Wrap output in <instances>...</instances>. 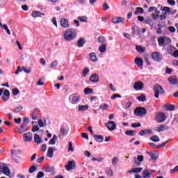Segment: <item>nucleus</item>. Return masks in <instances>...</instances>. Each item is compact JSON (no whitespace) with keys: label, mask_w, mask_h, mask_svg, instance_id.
<instances>
[{"label":"nucleus","mask_w":178,"mask_h":178,"mask_svg":"<svg viewBox=\"0 0 178 178\" xmlns=\"http://www.w3.org/2000/svg\"><path fill=\"white\" fill-rule=\"evenodd\" d=\"M149 145L152 148H153L154 149H159V147H158V145H155V143H149Z\"/></svg>","instance_id":"obj_57"},{"label":"nucleus","mask_w":178,"mask_h":178,"mask_svg":"<svg viewBox=\"0 0 178 178\" xmlns=\"http://www.w3.org/2000/svg\"><path fill=\"white\" fill-rule=\"evenodd\" d=\"M27 129H29V127H27V125L20 126V127H17L15 129V133L22 134L24 133L25 131H26Z\"/></svg>","instance_id":"obj_13"},{"label":"nucleus","mask_w":178,"mask_h":178,"mask_svg":"<svg viewBox=\"0 0 178 178\" xmlns=\"http://www.w3.org/2000/svg\"><path fill=\"white\" fill-rule=\"evenodd\" d=\"M70 100L72 105H77L80 102V95L72 94L70 96Z\"/></svg>","instance_id":"obj_6"},{"label":"nucleus","mask_w":178,"mask_h":178,"mask_svg":"<svg viewBox=\"0 0 178 178\" xmlns=\"http://www.w3.org/2000/svg\"><path fill=\"white\" fill-rule=\"evenodd\" d=\"M84 44H86V39L84 38H81L77 41V46L80 48L81 47L84 46Z\"/></svg>","instance_id":"obj_25"},{"label":"nucleus","mask_w":178,"mask_h":178,"mask_svg":"<svg viewBox=\"0 0 178 178\" xmlns=\"http://www.w3.org/2000/svg\"><path fill=\"white\" fill-rule=\"evenodd\" d=\"M52 170H54V168L51 166L46 167L44 169V172H46L47 173H49V172H52Z\"/></svg>","instance_id":"obj_44"},{"label":"nucleus","mask_w":178,"mask_h":178,"mask_svg":"<svg viewBox=\"0 0 178 178\" xmlns=\"http://www.w3.org/2000/svg\"><path fill=\"white\" fill-rule=\"evenodd\" d=\"M111 22L114 24H117L118 23H124V18L122 17H115Z\"/></svg>","instance_id":"obj_15"},{"label":"nucleus","mask_w":178,"mask_h":178,"mask_svg":"<svg viewBox=\"0 0 178 178\" xmlns=\"http://www.w3.org/2000/svg\"><path fill=\"white\" fill-rule=\"evenodd\" d=\"M37 108L33 110V112L32 113V119L33 120H37Z\"/></svg>","instance_id":"obj_46"},{"label":"nucleus","mask_w":178,"mask_h":178,"mask_svg":"<svg viewBox=\"0 0 178 178\" xmlns=\"http://www.w3.org/2000/svg\"><path fill=\"white\" fill-rule=\"evenodd\" d=\"M99 49L100 52H102V54H104L106 51V44H102L99 47Z\"/></svg>","instance_id":"obj_36"},{"label":"nucleus","mask_w":178,"mask_h":178,"mask_svg":"<svg viewBox=\"0 0 178 178\" xmlns=\"http://www.w3.org/2000/svg\"><path fill=\"white\" fill-rule=\"evenodd\" d=\"M76 168V162L74 161H70L67 165H65L66 170H73Z\"/></svg>","instance_id":"obj_12"},{"label":"nucleus","mask_w":178,"mask_h":178,"mask_svg":"<svg viewBox=\"0 0 178 178\" xmlns=\"http://www.w3.org/2000/svg\"><path fill=\"white\" fill-rule=\"evenodd\" d=\"M38 130H40V127H38V125H34L32 128V131L33 133H35V131H38Z\"/></svg>","instance_id":"obj_59"},{"label":"nucleus","mask_w":178,"mask_h":178,"mask_svg":"<svg viewBox=\"0 0 178 178\" xmlns=\"http://www.w3.org/2000/svg\"><path fill=\"white\" fill-rule=\"evenodd\" d=\"M160 12L159 10H157L156 9L155 10V13H153L152 14V17L154 20H156L159 17V15H160Z\"/></svg>","instance_id":"obj_28"},{"label":"nucleus","mask_w":178,"mask_h":178,"mask_svg":"<svg viewBox=\"0 0 178 178\" xmlns=\"http://www.w3.org/2000/svg\"><path fill=\"white\" fill-rule=\"evenodd\" d=\"M17 154H22V150L20 149H11V156L13 159H16V155Z\"/></svg>","instance_id":"obj_20"},{"label":"nucleus","mask_w":178,"mask_h":178,"mask_svg":"<svg viewBox=\"0 0 178 178\" xmlns=\"http://www.w3.org/2000/svg\"><path fill=\"white\" fill-rule=\"evenodd\" d=\"M23 140L24 143H30L31 141H33V134L31 132L24 134Z\"/></svg>","instance_id":"obj_9"},{"label":"nucleus","mask_w":178,"mask_h":178,"mask_svg":"<svg viewBox=\"0 0 178 178\" xmlns=\"http://www.w3.org/2000/svg\"><path fill=\"white\" fill-rule=\"evenodd\" d=\"M118 159H119L118 157H113L112 159V165L113 166H116V165H118Z\"/></svg>","instance_id":"obj_45"},{"label":"nucleus","mask_w":178,"mask_h":178,"mask_svg":"<svg viewBox=\"0 0 178 178\" xmlns=\"http://www.w3.org/2000/svg\"><path fill=\"white\" fill-rule=\"evenodd\" d=\"M155 119L157 123H162L166 120V115L162 112L158 113Z\"/></svg>","instance_id":"obj_7"},{"label":"nucleus","mask_w":178,"mask_h":178,"mask_svg":"<svg viewBox=\"0 0 178 178\" xmlns=\"http://www.w3.org/2000/svg\"><path fill=\"white\" fill-rule=\"evenodd\" d=\"M47 156H48V158H52V156H54V148L52 147L48 148Z\"/></svg>","instance_id":"obj_27"},{"label":"nucleus","mask_w":178,"mask_h":178,"mask_svg":"<svg viewBox=\"0 0 178 178\" xmlns=\"http://www.w3.org/2000/svg\"><path fill=\"white\" fill-rule=\"evenodd\" d=\"M131 127H134V128L141 127V124L140 122H138V123H133L131 124Z\"/></svg>","instance_id":"obj_62"},{"label":"nucleus","mask_w":178,"mask_h":178,"mask_svg":"<svg viewBox=\"0 0 178 178\" xmlns=\"http://www.w3.org/2000/svg\"><path fill=\"white\" fill-rule=\"evenodd\" d=\"M35 170H37V168H35V166L32 165L30 167L29 172V173H34V172H35Z\"/></svg>","instance_id":"obj_51"},{"label":"nucleus","mask_w":178,"mask_h":178,"mask_svg":"<svg viewBox=\"0 0 178 178\" xmlns=\"http://www.w3.org/2000/svg\"><path fill=\"white\" fill-rule=\"evenodd\" d=\"M34 142L35 144H38V145H40L41 143H42V140H41V137H40V135L35 134L34 136Z\"/></svg>","instance_id":"obj_18"},{"label":"nucleus","mask_w":178,"mask_h":178,"mask_svg":"<svg viewBox=\"0 0 178 178\" xmlns=\"http://www.w3.org/2000/svg\"><path fill=\"white\" fill-rule=\"evenodd\" d=\"M124 108H130V106H131V102H130V101L126 102L124 103Z\"/></svg>","instance_id":"obj_54"},{"label":"nucleus","mask_w":178,"mask_h":178,"mask_svg":"<svg viewBox=\"0 0 178 178\" xmlns=\"http://www.w3.org/2000/svg\"><path fill=\"white\" fill-rule=\"evenodd\" d=\"M0 173H3L6 176H8L10 178H12L10 176V170L9 167L6 166V164L0 162Z\"/></svg>","instance_id":"obj_2"},{"label":"nucleus","mask_w":178,"mask_h":178,"mask_svg":"<svg viewBox=\"0 0 178 178\" xmlns=\"http://www.w3.org/2000/svg\"><path fill=\"white\" fill-rule=\"evenodd\" d=\"M90 72V70L88 68H85L83 70V77H86V76H87V74H88V72Z\"/></svg>","instance_id":"obj_52"},{"label":"nucleus","mask_w":178,"mask_h":178,"mask_svg":"<svg viewBox=\"0 0 178 178\" xmlns=\"http://www.w3.org/2000/svg\"><path fill=\"white\" fill-rule=\"evenodd\" d=\"M22 111H23V106H18L15 108V113H19V112H22Z\"/></svg>","instance_id":"obj_55"},{"label":"nucleus","mask_w":178,"mask_h":178,"mask_svg":"<svg viewBox=\"0 0 178 178\" xmlns=\"http://www.w3.org/2000/svg\"><path fill=\"white\" fill-rule=\"evenodd\" d=\"M44 177V172L40 171L39 172H38V175L36 176V178H42Z\"/></svg>","instance_id":"obj_60"},{"label":"nucleus","mask_w":178,"mask_h":178,"mask_svg":"<svg viewBox=\"0 0 178 178\" xmlns=\"http://www.w3.org/2000/svg\"><path fill=\"white\" fill-rule=\"evenodd\" d=\"M146 153L151 156L153 161H156V154L148 151H147Z\"/></svg>","instance_id":"obj_40"},{"label":"nucleus","mask_w":178,"mask_h":178,"mask_svg":"<svg viewBox=\"0 0 178 178\" xmlns=\"http://www.w3.org/2000/svg\"><path fill=\"white\" fill-rule=\"evenodd\" d=\"M169 129V127L165 124H161L159 127H156V131H163L164 130H168Z\"/></svg>","instance_id":"obj_21"},{"label":"nucleus","mask_w":178,"mask_h":178,"mask_svg":"<svg viewBox=\"0 0 178 178\" xmlns=\"http://www.w3.org/2000/svg\"><path fill=\"white\" fill-rule=\"evenodd\" d=\"M19 94V90L17 88L13 89V95L16 96Z\"/></svg>","instance_id":"obj_61"},{"label":"nucleus","mask_w":178,"mask_h":178,"mask_svg":"<svg viewBox=\"0 0 178 178\" xmlns=\"http://www.w3.org/2000/svg\"><path fill=\"white\" fill-rule=\"evenodd\" d=\"M88 105H81L79 106V112H85V111H88Z\"/></svg>","instance_id":"obj_29"},{"label":"nucleus","mask_w":178,"mask_h":178,"mask_svg":"<svg viewBox=\"0 0 178 178\" xmlns=\"http://www.w3.org/2000/svg\"><path fill=\"white\" fill-rule=\"evenodd\" d=\"M89 56L92 62H97V55H95V53H90Z\"/></svg>","instance_id":"obj_32"},{"label":"nucleus","mask_w":178,"mask_h":178,"mask_svg":"<svg viewBox=\"0 0 178 178\" xmlns=\"http://www.w3.org/2000/svg\"><path fill=\"white\" fill-rule=\"evenodd\" d=\"M134 15H138V13H144V9L141 7L136 8V10L134 13Z\"/></svg>","instance_id":"obj_38"},{"label":"nucleus","mask_w":178,"mask_h":178,"mask_svg":"<svg viewBox=\"0 0 178 178\" xmlns=\"http://www.w3.org/2000/svg\"><path fill=\"white\" fill-rule=\"evenodd\" d=\"M158 42L159 47H165V45H169L172 42V40L168 37L161 36L158 38Z\"/></svg>","instance_id":"obj_3"},{"label":"nucleus","mask_w":178,"mask_h":178,"mask_svg":"<svg viewBox=\"0 0 178 178\" xmlns=\"http://www.w3.org/2000/svg\"><path fill=\"white\" fill-rule=\"evenodd\" d=\"M108 108H109V105H108V104H106V103H104V104H101L99 106V109H102V111H106V109H108Z\"/></svg>","instance_id":"obj_33"},{"label":"nucleus","mask_w":178,"mask_h":178,"mask_svg":"<svg viewBox=\"0 0 178 178\" xmlns=\"http://www.w3.org/2000/svg\"><path fill=\"white\" fill-rule=\"evenodd\" d=\"M78 20H79L82 23H87V17L86 16L79 17Z\"/></svg>","instance_id":"obj_42"},{"label":"nucleus","mask_w":178,"mask_h":178,"mask_svg":"<svg viewBox=\"0 0 178 178\" xmlns=\"http://www.w3.org/2000/svg\"><path fill=\"white\" fill-rule=\"evenodd\" d=\"M3 29H4V30H6V31L7 34H8V35H10V30H9V28H8V25L3 24Z\"/></svg>","instance_id":"obj_50"},{"label":"nucleus","mask_w":178,"mask_h":178,"mask_svg":"<svg viewBox=\"0 0 178 178\" xmlns=\"http://www.w3.org/2000/svg\"><path fill=\"white\" fill-rule=\"evenodd\" d=\"M142 177L143 178H150L151 177V172H149V170H145L142 172Z\"/></svg>","instance_id":"obj_24"},{"label":"nucleus","mask_w":178,"mask_h":178,"mask_svg":"<svg viewBox=\"0 0 178 178\" xmlns=\"http://www.w3.org/2000/svg\"><path fill=\"white\" fill-rule=\"evenodd\" d=\"M55 66H58V60H54V61H53L51 64H50V65H49V68L50 69H52V67H55Z\"/></svg>","instance_id":"obj_49"},{"label":"nucleus","mask_w":178,"mask_h":178,"mask_svg":"<svg viewBox=\"0 0 178 178\" xmlns=\"http://www.w3.org/2000/svg\"><path fill=\"white\" fill-rule=\"evenodd\" d=\"M164 106L166 111H175V105L173 104H165Z\"/></svg>","instance_id":"obj_31"},{"label":"nucleus","mask_w":178,"mask_h":178,"mask_svg":"<svg viewBox=\"0 0 178 178\" xmlns=\"http://www.w3.org/2000/svg\"><path fill=\"white\" fill-rule=\"evenodd\" d=\"M60 25L63 29H67L69 27V23L67 22V19L66 18H63L60 20Z\"/></svg>","instance_id":"obj_17"},{"label":"nucleus","mask_w":178,"mask_h":178,"mask_svg":"<svg viewBox=\"0 0 178 178\" xmlns=\"http://www.w3.org/2000/svg\"><path fill=\"white\" fill-rule=\"evenodd\" d=\"M137 99H138V101H140L142 102H145V101H147V98H145V95L142 94L140 96H138L137 97Z\"/></svg>","instance_id":"obj_34"},{"label":"nucleus","mask_w":178,"mask_h":178,"mask_svg":"<svg viewBox=\"0 0 178 178\" xmlns=\"http://www.w3.org/2000/svg\"><path fill=\"white\" fill-rule=\"evenodd\" d=\"M68 151H70L71 152H73V151H74V148L73 147V143H72V142L69 143Z\"/></svg>","instance_id":"obj_47"},{"label":"nucleus","mask_w":178,"mask_h":178,"mask_svg":"<svg viewBox=\"0 0 178 178\" xmlns=\"http://www.w3.org/2000/svg\"><path fill=\"white\" fill-rule=\"evenodd\" d=\"M90 81L92 83H98L99 81V76L97 74H93L90 77Z\"/></svg>","instance_id":"obj_16"},{"label":"nucleus","mask_w":178,"mask_h":178,"mask_svg":"<svg viewBox=\"0 0 178 178\" xmlns=\"http://www.w3.org/2000/svg\"><path fill=\"white\" fill-rule=\"evenodd\" d=\"M60 133L61 136H66V134H67V130L66 129V128L61 127L60 129Z\"/></svg>","instance_id":"obj_39"},{"label":"nucleus","mask_w":178,"mask_h":178,"mask_svg":"<svg viewBox=\"0 0 178 178\" xmlns=\"http://www.w3.org/2000/svg\"><path fill=\"white\" fill-rule=\"evenodd\" d=\"M116 98H122V95L119 94H114L111 96V99H116Z\"/></svg>","instance_id":"obj_56"},{"label":"nucleus","mask_w":178,"mask_h":178,"mask_svg":"<svg viewBox=\"0 0 178 178\" xmlns=\"http://www.w3.org/2000/svg\"><path fill=\"white\" fill-rule=\"evenodd\" d=\"M106 173L107 176H109V177L113 176V171L112 170V168H108L106 169Z\"/></svg>","instance_id":"obj_35"},{"label":"nucleus","mask_w":178,"mask_h":178,"mask_svg":"<svg viewBox=\"0 0 178 178\" xmlns=\"http://www.w3.org/2000/svg\"><path fill=\"white\" fill-rule=\"evenodd\" d=\"M136 51H138V52H144V49H143V47H141V46H136Z\"/></svg>","instance_id":"obj_63"},{"label":"nucleus","mask_w":178,"mask_h":178,"mask_svg":"<svg viewBox=\"0 0 178 178\" xmlns=\"http://www.w3.org/2000/svg\"><path fill=\"white\" fill-rule=\"evenodd\" d=\"M125 134H127V136H134V134H136V131L127 130L125 132Z\"/></svg>","instance_id":"obj_43"},{"label":"nucleus","mask_w":178,"mask_h":178,"mask_svg":"<svg viewBox=\"0 0 178 178\" xmlns=\"http://www.w3.org/2000/svg\"><path fill=\"white\" fill-rule=\"evenodd\" d=\"M168 143H169V140H167L165 142H163V143L160 144V145H158V147L159 149V148H163V147H165V145H166V144H168Z\"/></svg>","instance_id":"obj_58"},{"label":"nucleus","mask_w":178,"mask_h":178,"mask_svg":"<svg viewBox=\"0 0 178 178\" xmlns=\"http://www.w3.org/2000/svg\"><path fill=\"white\" fill-rule=\"evenodd\" d=\"M150 140L152 141H154V143H159V141H160L159 137H158V136H153L150 138Z\"/></svg>","instance_id":"obj_41"},{"label":"nucleus","mask_w":178,"mask_h":178,"mask_svg":"<svg viewBox=\"0 0 178 178\" xmlns=\"http://www.w3.org/2000/svg\"><path fill=\"white\" fill-rule=\"evenodd\" d=\"M143 168H135L131 170L127 171V173H140L142 172Z\"/></svg>","instance_id":"obj_26"},{"label":"nucleus","mask_w":178,"mask_h":178,"mask_svg":"<svg viewBox=\"0 0 178 178\" xmlns=\"http://www.w3.org/2000/svg\"><path fill=\"white\" fill-rule=\"evenodd\" d=\"M32 17H41V16H45V14L42 13L40 11H33L31 14Z\"/></svg>","instance_id":"obj_19"},{"label":"nucleus","mask_w":178,"mask_h":178,"mask_svg":"<svg viewBox=\"0 0 178 178\" xmlns=\"http://www.w3.org/2000/svg\"><path fill=\"white\" fill-rule=\"evenodd\" d=\"M168 81L170 83V84H178V78L176 76H170V77H168Z\"/></svg>","instance_id":"obj_14"},{"label":"nucleus","mask_w":178,"mask_h":178,"mask_svg":"<svg viewBox=\"0 0 178 178\" xmlns=\"http://www.w3.org/2000/svg\"><path fill=\"white\" fill-rule=\"evenodd\" d=\"M134 113L136 116H145L147 115V109L144 107H136Z\"/></svg>","instance_id":"obj_5"},{"label":"nucleus","mask_w":178,"mask_h":178,"mask_svg":"<svg viewBox=\"0 0 178 178\" xmlns=\"http://www.w3.org/2000/svg\"><path fill=\"white\" fill-rule=\"evenodd\" d=\"M159 28L157 29L156 33L157 34H162V24H159Z\"/></svg>","instance_id":"obj_53"},{"label":"nucleus","mask_w":178,"mask_h":178,"mask_svg":"<svg viewBox=\"0 0 178 178\" xmlns=\"http://www.w3.org/2000/svg\"><path fill=\"white\" fill-rule=\"evenodd\" d=\"M135 63H136L138 67H143V58L140 57H136L135 58Z\"/></svg>","instance_id":"obj_22"},{"label":"nucleus","mask_w":178,"mask_h":178,"mask_svg":"<svg viewBox=\"0 0 178 178\" xmlns=\"http://www.w3.org/2000/svg\"><path fill=\"white\" fill-rule=\"evenodd\" d=\"M63 37L65 41H72L77 37V31L73 29H69L64 33Z\"/></svg>","instance_id":"obj_1"},{"label":"nucleus","mask_w":178,"mask_h":178,"mask_svg":"<svg viewBox=\"0 0 178 178\" xmlns=\"http://www.w3.org/2000/svg\"><path fill=\"white\" fill-rule=\"evenodd\" d=\"M22 72V67L18 66L17 70L15 72V74H19Z\"/></svg>","instance_id":"obj_64"},{"label":"nucleus","mask_w":178,"mask_h":178,"mask_svg":"<svg viewBox=\"0 0 178 178\" xmlns=\"http://www.w3.org/2000/svg\"><path fill=\"white\" fill-rule=\"evenodd\" d=\"M152 58L155 62H161L162 60V54L158 51L152 54Z\"/></svg>","instance_id":"obj_8"},{"label":"nucleus","mask_w":178,"mask_h":178,"mask_svg":"<svg viewBox=\"0 0 178 178\" xmlns=\"http://www.w3.org/2000/svg\"><path fill=\"white\" fill-rule=\"evenodd\" d=\"M105 126L108 130H110V131L116 130V124L113 121H108V122H106Z\"/></svg>","instance_id":"obj_10"},{"label":"nucleus","mask_w":178,"mask_h":178,"mask_svg":"<svg viewBox=\"0 0 178 178\" xmlns=\"http://www.w3.org/2000/svg\"><path fill=\"white\" fill-rule=\"evenodd\" d=\"M145 23L149 24V26H152V19L151 18H147L145 19Z\"/></svg>","instance_id":"obj_48"},{"label":"nucleus","mask_w":178,"mask_h":178,"mask_svg":"<svg viewBox=\"0 0 178 178\" xmlns=\"http://www.w3.org/2000/svg\"><path fill=\"white\" fill-rule=\"evenodd\" d=\"M143 88H144V83L142 81H138L134 83V90H136V91H140Z\"/></svg>","instance_id":"obj_11"},{"label":"nucleus","mask_w":178,"mask_h":178,"mask_svg":"<svg viewBox=\"0 0 178 178\" xmlns=\"http://www.w3.org/2000/svg\"><path fill=\"white\" fill-rule=\"evenodd\" d=\"M154 97L155 98H159V94H165V90L161 86L156 84L154 86Z\"/></svg>","instance_id":"obj_4"},{"label":"nucleus","mask_w":178,"mask_h":178,"mask_svg":"<svg viewBox=\"0 0 178 178\" xmlns=\"http://www.w3.org/2000/svg\"><path fill=\"white\" fill-rule=\"evenodd\" d=\"M93 138H95V141H97V143H104V136H102V135H93Z\"/></svg>","instance_id":"obj_23"},{"label":"nucleus","mask_w":178,"mask_h":178,"mask_svg":"<svg viewBox=\"0 0 178 178\" xmlns=\"http://www.w3.org/2000/svg\"><path fill=\"white\" fill-rule=\"evenodd\" d=\"M56 135H54L52 138L49 141V144H50V145H55V144H56Z\"/></svg>","instance_id":"obj_30"},{"label":"nucleus","mask_w":178,"mask_h":178,"mask_svg":"<svg viewBox=\"0 0 178 178\" xmlns=\"http://www.w3.org/2000/svg\"><path fill=\"white\" fill-rule=\"evenodd\" d=\"M94 92V90L90 88H86L84 89V94H86V95H88V94H92Z\"/></svg>","instance_id":"obj_37"}]
</instances>
